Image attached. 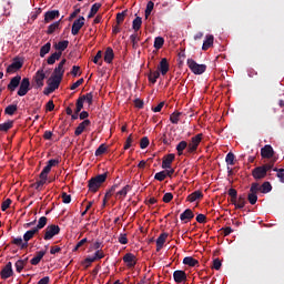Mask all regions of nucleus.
Returning <instances> with one entry per match:
<instances>
[{"label":"nucleus","instance_id":"nucleus-1","mask_svg":"<svg viewBox=\"0 0 284 284\" xmlns=\"http://www.w3.org/2000/svg\"><path fill=\"white\" fill-rule=\"evenodd\" d=\"M105 181H108V172L91 178L88 181L89 192L97 194Z\"/></svg>","mask_w":284,"mask_h":284},{"label":"nucleus","instance_id":"nucleus-2","mask_svg":"<svg viewBox=\"0 0 284 284\" xmlns=\"http://www.w3.org/2000/svg\"><path fill=\"white\" fill-rule=\"evenodd\" d=\"M187 68L193 72V74H203L207 70V65L199 64L194 59L186 60Z\"/></svg>","mask_w":284,"mask_h":284},{"label":"nucleus","instance_id":"nucleus-3","mask_svg":"<svg viewBox=\"0 0 284 284\" xmlns=\"http://www.w3.org/2000/svg\"><path fill=\"white\" fill-rule=\"evenodd\" d=\"M84 102L88 103V105H92V103L94 102V94L92 92H89L78 98L75 102V105H78V112H81L83 110Z\"/></svg>","mask_w":284,"mask_h":284},{"label":"nucleus","instance_id":"nucleus-4","mask_svg":"<svg viewBox=\"0 0 284 284\" xmlns=\"http://www.w3.org/2000/svg\"><path fill=\"white\" fill-rule=\"evenodd\" d=\"M202 141H203V133L196 134L195 136L191 138V141L189 142V146H187V153L194 154V152L199 150V145H201Z\"/></svg>","mask_w":284,"mask_h":284},{"label":"nucleus","instance_id":"nucleus-5","mask_svg":"<svg viewBox=\"0 0 284 284\" xmlns=\"http://www.w3.org/2000/svg\"><path fill=\"white\" fill-rule=\"evenodd\" d=\"M60 232L61 227H59V225L51 224L44 230L43 239L44 241H51V239H54V236H57V234H59Z\"/></svg>","mask_w":284,"mask_h":284},{"label":"nucleus","instance_id":"nucleus-6","mask_svg":"<svg viewBox=\"0 0 284 284\" xmlns=\"http://www.w3.org/2000/svg\"><path fill=\"white\" fill-rule=\"evenodd\" d=\"M23 68V60L20 58H14L12 63L7 68V74H14V72H19Z\"/></svg>","mask_w":284,"mask_h":284},{"label":"nucleus","instance_id":"nucleus-7","mask_svg":"<svg viewBox=\"0 0 284 284\" xmlns=\"http://www.w3.org/2000/svg\"><path fill=\"white\" fill-rule=\"evenodd\" d=\"M29 90H30V78H23L22 80H20L18 97H26Z\"/></svg>","mask_w":284,"mask_h":284},{"label":"nucleus","instance_id":"nucleus-8","mask_svg":"<svg viewBox=\"0 0 284 284\" xmlns=\"http://www.w3.org/2000/svg\"><path fill=\"white\" fill-rule=\"evenodd\" d=\"M83 26H85V18L81 16L79 19L74 20L71 28V34H73V37H77V34H79V31L81 30V28H83Z\"/></svg>","mask_w":284,"mask_h":284},{"label":"nucleus","instance_id":"nucleus-9","mask_svg":"<svg viewBox=\"0 0 284 284\" xmlns=\"http://www.w3.org/2000/svg\"><path fill=\"white\" fill-rule=\"evenodd\" d=\"M33 81L36 83V88H43V81H45V72H43V69H40L36 72Z\"/></svg>","mask_w":284,"mask_h":284},{"label":"nucleus","instance_id":"nucleus-10","mask_svg":"<svg viewBox=\"0 0 284 284\" xmlns=\"http://www.w3.org/2000/svg\"><path fill=\"white\" fill-rule=\"evenodd\" d=\"M174 159H176L174 153L164 155L162 159V170H172V163L174 162Z\"/></svg>","mask_w":284,"mask_h":284},{"label":"nucleus","instance_id":"nucleus-11","mask_svg":"<svg viewBox=\"0 0 284 284\" xmlns=\"http://www.w3.org/2000/svg\"><path fill=\"white\" fill-rule=\"evenodd\" d=\"M252 176L255 179V181H261L267 176V173L265 172V169L262 166H256L252 170Z\"/></svg>","mask_w":284,"mask_h":284},{"label":"nucleus","instance_id":"nucleus-12","mask_svg":"<svg viewBox=\"0 0 284 284\" xmlns=\"http://www.w3.org/2000/svg\"><path fill=\"white\" fill-rule=\"evenodd\" d=\"M158 70L160 72V74H162V77H165V74H168V72H170V62H168V58H163L160 61Z\"/></svg>","mask_w":284,"mask_h":284},{"label":"nucleus","instance_id":"nucleus-13","mask_svg":"<svg viewBox=\"0 0 284 284\" xmlns=\"http://www.w3.org/2000/svg\"><path fill=\"white\" fill-rule=\"evenodd\" d=\"M262 159H272L274 156V148L272 145L266 144L261 149Z\"/></svg>","mask_w":284,"mask_h":284},{"label":"nucleus","instance_id":"nucleus-14","mask_svg":"<svg viewBox=\"0 0 284 284\" xmlns=\"http://www.w3.org/2000/svg\"><path fill=\"white\" fill-rule=\"evenodd\" d=\"M12 274H14V271L12 270V262H8L1 271V278L6 281L7 278H10Z\"/></svg>","mask_w":284,"mask_h":284},{"label":"nucleus","instance_id":"nucleus-15","mask_svg":"<svg viewBox=\"0 0 284 284\" xmlns=\"http://www.w3.org/2000/svg\"><path fill=\"white\" fill-rule=\"evenodd\" d=\"M173 281L175 283H183V282L187 281V273H185V271H181V270L174 271L173 272Z\"/></svg>","mask_w":284,"mask_h":284},{"label":"nucleus","instance_id":"nucleus-16","mask_svg":"<svg viewBox=\"0 0 284 284\" xmlns=\"http://www.w3.org/2000/svg\"><path fill=\"white\" fill-rule=\"evenodd\" d=\"M122 261L124 263H126V267L131 268V267H134L136 265V256L132 253H126Z\"/></svg>","mask_w":284,"mask_h":284},{"label":"nucleus","instance_id":"nucleus-17","mask_svg":"<svg viewBox=\"0 0 284 284\" xmlns=\"http://www.w3.org/2000/svg\"><path fill=\"white\" fill-rule=\"evenodd\" d=\"M20 83L21 75H16L10 80L9 84L7 85V89L9 90V92H14V90L19 88Z\"/></svg>","mask_w":284,"mask_h":284},{"label":"nucleus","instance_id":"nucleus-18","mask_svg":"<svg viewBox=\"0 0 284 284\" xmlns=\"http://www.w3.org/2000/svg\"><path fill=\"white\" fill-rule=\"evenodd\" d=\"M60 12L59 10H51L44 13V23H50L54 21V19H59Z\"/></svg>","mask_w":284,"mask_h":284},{"label":"nucleus","instance_id":"nucleus-19","mask_svg":"<svg viewBox=\"0 0 284 284\" xmlns=\"http://www.w3.org/2000/svg\"><path fill=\"white\" fill-rule=\"evenodd\" d=\"M61 81H63V79H61L60 77L51 75V78L48 81V85H50L53 90H59Z\"/></svg>","mask_w":284,"mask_h":284},{"label":"nucleus","instance_id":"nucleus-20","mask_svg":"<svg viewBox=\"0 0 284 284\" xmlns=\"http://www.w3.org/2000/svg\"><path fill=\"white\" fill-rule=\"evenodd\" d=\"M131 191H132V186L126 184L122 190H120L115 193V199L123 201V199H125V196H128V192H131Z\"/></svg>","mask_w":284,"mask_h":284},{"label":"nucleus","instance_id":"nucleus-21","mask_svg":"<svg viewBox=\"0 0 284 284\" xmlns=\"http://www.w3.org/2000/svg\"><path fill=\"white\" fill-rule=\"evenodd\" d=\"M247 203L246 196L245 194H240L237 200H235V204H233L235 206V210H243V207H245Z\"/></svg>","mask_w":284,"mask_h":284},{"label":"nucleus","instance_id":"nucleus-22","mask_svg":"<svg viewBox=\"0 0 284 284\" xmlns=\"http://www.w3.org/2000/svg\"><path fill=\"white\" fill-rule=\"evenodd\" d=\"M48 251H38L36 252V256L30 260L31 265H39L41 260L45 256Z\"/></svg>","mask_w":284,"mask_h":284},{"label":"nucleus","instance_id":"nucleus-23","mask_svg":"<svg viewBox=\"0 0 284 284\" xmlns=\"http://www.w3.org/2000/svg\"><path fill=\"white\" fill-rule=\"evenodd\" d=\"M168 240V233H162L156 239V252H161L163 250V245H165V241Z\"/></svg>","mask_w":284,"mask_h":284},{"label":"nucleus","instance_id":"nucleus-24","mask_svg":"<svg viewBox=\"0 0 284 284\" xmlns=\"http://www.w3.org/2000/svg\"><path fill=\"white\" fill-rule=\"evenodd\" d=\"M90 120L82 121L74 131L75 136H81V134H83V131L85 130V128H88V125H90Z\"/></svg>","mask_w":284,"mask_h":284},{"label":"nucleus","instance_id":"nucleus-25","mask_svg":"<svg viewBox=\"0 0 284 284\" xmlns=\"http://www.w3.org/2000/svg\"><path fill=\"white\" fill-rule=\"evenodd\" d=\"M68 45H70V41L63 40V41L55 43L53 45V48L55 50H58V52H61V54H63V52H65V50H68Z\"/></svg>","mask_w":284,"mask_h":284},{"label":"nucleus","instance_id":"nucleus-26","mask_svg":"<svg viewBox=\"0 0 284 284\" xmlns=\"http://www.w3.org/2000/svg\"><path fill=\"white\" fill-rule=\"evenodd\" d=\"M212 45H214V36L207 34L203 42L202 50H204V51L210 50V48H212Z\"/></svg>","mask_w":284,"mask_h":284},{"label":"nucleus","instance_id":"nucleus-27","mask_svg":"<svg viewBox=\"0 0 284 284\" xmlns=\"http://www.w3.org/2000/svg\"><path fill=\"white\" fill-rule=\"evenodd\" d=\"M199 199H203V192L197 190V191H194L193 193H191L186 197V201H189V203H194V201H199Z\"/></svg>","mask_w":284,"mask_h":284},{"label":"nucleus","instance_id":"nucleus-28","mask_svg":"<svg viewBox=\"0 0 284 284\" xmlns=\"http://www.w3.org/2000/svg\"><path fill=\"white\" fill-rule=\"evenodd\" d=\"M34 234H39V231L33 227L29 231H27L24 234H23V242L24 243H28V241H31V239H34Z\"/></svg>","mask_w":284,"mask_h":284},{"label":"nucleus","instance_id":"nucleus-29","mask_svg":"<svg viewBox=\"0 0 284 284\" xmlns=\"http://www.w3.org/2000/svg\"><path fill=\"white\" fill-rule=\"evenodd\" d=\"M113 60H114V50H112V48L108 47L104 52V61H105V63H112Z\"/></svg>","mask_w":284,"mask_h":284},{"label":"nucleus","instance_id":"nucleus-30","mask_svg":"<svg viewBox=\"0 0 284 284\" xmlns=\"http://www.w3.org/2000/svg\"><path fill=\"white\" fill-rule=\"evenodd\" d=\"M194 219V212H192L191 209H186L181 215L180 220L181 221H192Z\"/></svg>","mask_w":284,"mask_h":284},{"label":"nucleus","instance_id":"nucleus-31","mask_svg":"<svg viewBox=\"0 0 284 284\" xmlns=\"http://www.w3.org/2000/svg\"><path fill=\"white\" fill-rule=\"evenodd\" d=\"M183 264L189 265V267H196V265H199V260L192 256H186L183 258Z\"/></svg>","mask_w":284,"mask_h":284},{"label":"nucleus","instance_id":"nucleus-32","mask_svg":"<svg viewBox=\"0 0 284 284\" xmlns=\"http://www.w3.org/2000/svg\"><path fill=\"white\" fill-rule=\"evenodd\" d=\"M11 243L20 247V250H27L28 243L23 242L22 237H14Z\"/></svg>","mask_w":284,"mask_h":284},{"label":"nucleus","instance_id":"nucleus-33","mask_svg":"<svg viewBox=\"0 0 284 284\" xmlns=\"http://www.w3.org/2000/svg\"><path fill=\"white\" fill-rule=\"evenodd\" d=\"M130 41L132 43L133 50L139 49V41H141V37H139V33H133L130 36Z\"/></svg>","mask_w":284,"mask_h":284},{"label":"nucleus","instance_id":"nucleus-34","mask_svg":"<svg viewBox=\"0 0 284 284\" xmlns=\"http://www.w3.org/2000/svg\"><path fill=\"white\" fill-rule=\"evenodd\" d=\"M141 26H143V18L136 17L132 22V29L134 30V32H138L141 30Z\"/></svg>","mask_w":284,"mask_h":284},{"label":"nucleus","instance_id":"nucleus-35","mask_svg":"<svg viewBox=\"0 0 284 284\" xmlns=\"http://www.w3.org/2000/svg\"><path fill=\"white\" fill-rule=\"evenodd\" d=\"M59 59H61V52H54L48 58L47 63L49 65H54Z\"/></svg>","mask_w":284,"mask_h":284},{"label":"nucleus","instance_id":"nucleus-36","mask_svg":"<svg viewBox=\"0 0 284 284\" xmlns=\"http://www.w3.org/2000/svg\"><path fill=\"white\" fill-rule=\"evenodd\" d=\"M13 125H14V121L9 120L0 124V132H8L9 130H12Z\"/></svg>","mask_w":284,"mask_h":284},{"label":"nucleus","instance_id":"nucleus-37","mask_svg":"<svg viewBox=\"0 0 284 284\" xmlns=\"http://www.w3.org/2000/svg\"><path fill=\"white\" fill-rule=\"evenodd\" d=\"M52 50V44L50 42H47L40 49V57L43 59L45 54H48Z\"/></svg>","mask_w":284,"mask_h":284},{"label":"nucleus","instance_id":"nucleus-38","mask_svg":"<svg viewBox=\"0 0 284 284\" xmlns=\"http://www.w3.org/2000/svg\"><path fill=\"white\" fill-rule=\"evenodd\" d=\"M227 194L231 196L232 205L236 204V200L239 199V191H236V189H229Z\"/></svg>","mask_w":284,"mask_h":284},{"label":"nucleus","instance_id":"nucleus-39","mask_svg":"<svg viewBox=\"0 0 284 284\" xmlns=\"http://www.w3.org/2000/svg\"><path fill=\"white\" fill-rule=\"evenodd\" d=\"M189 144L186 141H181L178 145H176V152L179 154V156H182L183 151L187 150Z\"/></svg>","mask_w":284,"mask_h":284},{"label":"nucleus","instance_id":"nucleus-40","mask_svg":"<svg viewBox=\"0 0 284 284\" xmlns=\"http://www.w3.org/2000/svg\"><path fill=\"white\" fill-rule=\"evenodd\" d=\"M59 26H61V20L53 22L48 27L47 34H53L57 30H59Z\"/></svg>","mask_w":284,"mask_h":284},{"label":"nucleus","instance_id":"nucleus-41","mask_svg":"<svg viewBox=\"0 0 284 284\" xmlns=\"http://www.w3.org/2000/svg\"><path fill=\"white\" fill-rule=\"evenodd\" d=\"M45 225H48V217L41 216L38 221L37 226H34V229L39 232V230H43Z\"/></svg>","mask_w":284,"mask_h":284},{"label":"nucleus","instance_id":"nucleus-42","mask_svg":"<svg viewBox=\"0 0 284 284\" xmlns=\"http://www.w3.org/2000/svg\"><path fill=\"white\" fill-rule=\"evenodd\" d=\"M159 77H161V72L159 71H150L148 79L150 81V83H156V79H159Z\"/></svg>","mask_w":284,"mask_h":284},{"label":"nucleus","instance_id":"nucleus-43","mask_svg":"<svg viewBox=\"0 0 284 284\" xmlns=\"http://www.w3.org/2000/svg\"><path fill=\"white\" fill-rule=\"evenodd\" d=\"M19 110V106L17 104H10L4 109V114H9V116H12L14 112Z\"/></svg>","mask_w":284,"mask_h":284},{"label":"nucleus","instance_id":"nucleus-44","mask_svg":"<svg viewBox=\"0 0 284 284\" xmlns=\"http://www.w3.org/2000/svg\"><path fill=\"white\" fill-rule=\"evenodd\" d=\"M164 43H165V39H163V37H156L154 39V48H155V50H161V48H163Z\"/></svg>","mask_w":284,"mask_h":284},{"label":"nucleus","instance_id":"nucleus-45","mask_svg":"<svg viewBox=\"0 0 284 284\" xmlns=\"http://www.w3.org/2000/svg\"><path fill=\"white\" fill-rule=\"evenodd\" d=\"M44 183H48V178H40L39 181L32 184V187H34V190H40V187H43Z\"/></svg>","mask_w":284,"mask_h":284},{"label":"nucleus","instance_id":"nucleus-46","mask_svg":"<svg viewBox=\"0 0 284 284\" xmlns=\"http://www.w3.org/2000/svg\"><path fill=\"white\" fill-rule=\"evenodd\" d=\"M261 192L262 194H268V192H272V184L270 182H264L261 185Z\"/></svg>","mask_w":284,"mask_h":284},{"label":"nucleus","instance_id":"nucleus-47","mask_svg":"<svg viewBox=\"0 0 284 284\" xmlns=\"http://www.w3.org/2000/svg\"><path fill=\"white\" fill-rule=\"evenodd\" d=\"M247 201L251 205H256V201H258V195L256 193L250 192L247 195Z\"/></svg>","mask_w":284,"mask_h":284},{"label":"nucleus","instance_id":"nucleus-48","mask_svg":"<svg viewBox=\"0 0 284 284\" xmlns=\"http://www.w3.org/2000/svg\"><path fill=\"white\" fill-rule=\"evenodd\" d=\"M52 171V166H49L48 164L43 168V170L40 173V179H48V174Z\"/></svg>","mask_w":284,"mask_h":284},{"label":"nucleus","instance_id":"nucleus-49","mask_svg":"<svg viewBox=\"0 0 284 284\" xmlns=\"http://www.w3.org/2000/svg\"><path fill=\"white\" fill-rule=\"evenodd\" d=\"M108 152V146L105 144H101L97 150H95V156H103Z\"/></svg>","mask_w":284,"mask_h":284},{"label":"nucleus","instance_id":"nucleus-50","mask_svg":"<svg viewBox=\"0 0 284 284\" xmlns=\"http://www.w3.org/2000/svg\"><path fill=\"white\" fill-rule=\"evenodd\" d=\"M23 267H26V261L23 260H18L16 262V271L21 274V272H23Z\"/></svg>","mask_w":284,"mask_h":284},{"label":"nucleus","instance_id":"nucleus-51","mask_svg":"<svg viewBox=\"0 0 284 284\" xmlns=\"http://www.w3.org/2000/svg\"><path fill=\"white\" fill-rule=\"evenodd\" d=\"M153 10H154V2L149 1L145 9V19H148L150 14H152Z\"/></svg>","mask_w":284,"mask_h":284},{"label":"nucleus","instance_id":"nucleus-52","mask_svg":"<svg viewBox=\"0 0 284 284\" xmlns=\"http://www.w3.org/2000/svg\"><path fill=\"white\" fill-rule=\"evenodd\" d=\"M126 14H128V11H122V12L116 14V23H118V26H121V23H123V21H125Z\"/></svg>","mask_w":284,"mask_h":284},{"label":"nucleus","instance_id":"nucleus-53","mask_svg":"<svg viewBox=\"0 0 284 284\" xmlns=\"http://www.w3.org/2000/svg\"><path fill=\"white\" fill-rule=\"evenodd\" d=\"M181 116V112H173L170 115V121L171 123H173L174 125L179 124V118Z\"/></svg>","mask_w":284,"mask_h":284},{"label":"nucleus","instance_id":"nucleus-54","mask_svg":"<svg viewBox=\"0 0 284 284\" xmlns=\"http://www.w3.org/2000/svg\"><path fill=\"white\" fill-rule=\"evenodd\" d=\"M250 192L252 194H258V192H261V184L254 182L251 184V187H250Z\"/></svg>","mask_w":284,"mask_h":284},{"label":"nucleus","instance_id":"nucleus-55","mask_svg":"<svg viewBox=\"0 0 284 284\" xmlns=\"http://www.w3.org/2000/svg\"><path fill=\"white\" fill-rule=\"evenodd\" d=\"M234 159H235L234 153L229 152L226 154L225 162L227 163V165H234Z\"/></svg>","mask_w":284,"mask_h":284},{"label":"nucleus","instance_id":"nucleus-56","mask_svg":"<svg viewBox=\"0 0 284 284\" xmlns=\"http://www.w3.org/2000/svg\"><path fill=\"white\" fill-rule=\"evenodd\" d=\"M148 145H150V139H148V136L142 138L140 141L141 150H145V148H148Z\"/></svg>","mask_w":284,"mask_h":284},{"label":"nucleus","instance_id":"nucleus-57","mask_svg":"<svg viewBox=\"0 0 284 284\" xmlns=\"http://www.w3.org/2000/svg\"><path fill=\"white\" fill-rule=\"evenodd\" d=\"M154 179L155 181H165V179H168L165 175V171L155 173Z\"/></svg>","mask_w":284,"mask_h":284},{"label":"nucleus","instance_id":"nucleus-58","mask_svg":"<svg viewBox=\"0 0 284 284\" xmlns=\"http://www.w3.org/2000/svg\"><path fill=\"white\" fill-rule=\"evenodd\" d=\"M10 205H12V200H10V199H7L4 202H2V204H1L2 212H6V210H8V207H10Z\"/></svg>","mask_w":284,"mask_h":284},{"label":"nucleus","instance_id":"nucleus-59","mask_svg":"<svg viewBox=\"0 0 284 284\" xmlns=\"http://www.w3.org/2000/svg\"><path fill=\"white\" fill-rule=\"evenodd\" d=\"M119 243H121V245H128V234L121 233L119 236Z\"/></svg>","mask_w":284,"mask_h":284},{"label":"nucleus","instance_id":"nucleus-60","mask_svg":"<svg viewBox=\"0 0 284 284\" xmlns=\"http://www.w3.org/2000/svg\"><path fill=\"white\" fill-rule=\"evenodd\" d=\"M62 202L68 204L72 202V195H69L68 193L63 192L62 193Z\"/></svg>","mask_w":284,"mask_h":284},{"label":"nucleus","instance_id":"nucleus-61","mask_svg":"<svg viewBox=\"0 0 284 284\" xmlns=\"http://www.w3.org/2000/svg\"><path fill=\"white\" fill-rule=\"evenodd\" d=\"M83 78L79 79L77 82H74L71 87L70 90H77V88H79L80 85H83Z\"/></svg>","mask_w":284,"mask_h":284},{"label":"nucleus","instance_id":"nucleus-62","mask_svg":"<svg viewBox=\"0 0 284 284\" xmlns=\"http://www.w3.org/2000/svg\"><path fill=\"white\" fill-rule=\"evenodd\" d=\"M172 199H174V195L172 193H165L162 201L164 203H170L172 201Z\"/></svg>","mask_w":284,"mask_h":284},{"label":"nucleus","instance_id":"nucleus-63","mask_svg":"<svg viewBox=\"0 0 284 284\" xmlns=\"http://www.w3.org/2000/svg\"><path fill=\"white\" fill-rule=\"evenodd\" d=\"M223 265V263L221 262V260H219V258H215L214 261H213V270H221V266Z\"/></svg>","mask_w":284,"mask_h":284},{"label":"nucleus","instance_id":"nucleus-64","mask_svg":"<svg viewBox=\"0 0 284 284\" xmlns=\"http://www.w3.org/2000/svg\"><path fill=\"white\" fill-rule=\"evenodd\" d=\"M276 176L280 179L281 183H284V169H280Z\"/></svg>","mask_w":284,"mask_h":284}]
</instances>
